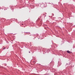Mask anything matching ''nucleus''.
<instances>
[{
  "label": "nucleus",
  "mask_w": 75,
  "mask_h": 75,
  "mask_svg": "<svg viewBox=\"0 0 75 75\" xmlns=\"http://www.w3.org/2000/svg\"><path fill=\"white\" fill-rule=\"evenodd\" d=\"M67 52L68 53H69H69H70V52L69 51H67Z\"/></svg>",
  "instance_id": "nucleus-1"
},
{
  "label": "nucleus",
  "mask_w": 75,
  "mask_h": 75,
  "mask_svg": "<svg viewBox=\"0 0 75 75\" xmlns=\"http://www.w3.org/2000/svg\"><path fill=\"white\" fill-rule=\"evenodd\" d=\"M29 53H30V52H29Z\"/></svg>",
  "instance_id": "nucleus-2"
},
{
  "label": "nucleus",
  "mask_w": 75,
  "mask_h": 75,
  "mask_svg": "<svg viewBox=\"0 0 75 75\" xmlns=\"http://www.w3.org/2000/svg\"><path fill=\"white\" fill-rule=\"evenodd\" d=\"M22 25H23V24H22Z\"/></svg>",
  "instance_id": "nucleus-3"
}]
</instances>
